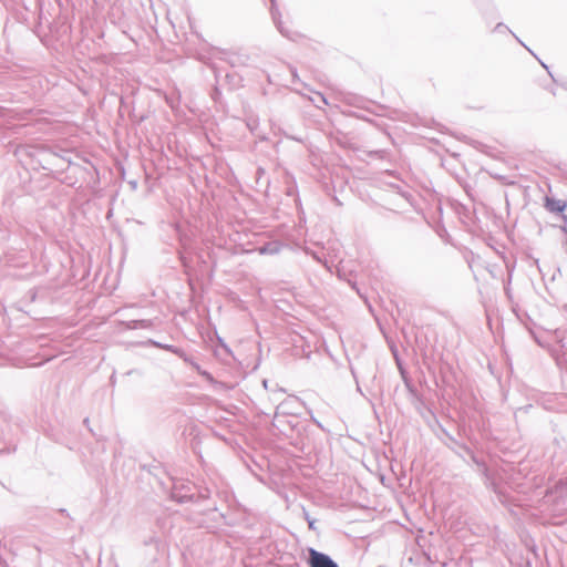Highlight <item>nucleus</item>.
Returning <instances> with one entry per match:
<instances>
[{"label": "nucleus", "instance_id": "1", "mask_svg": "<svg viewBox=\"0 0 567 567\" xmlns=\"http://www.w3.org/2000/svg\"><path fill=\"white\" fill-rule=\"evenodd\" d=\"M461 450L464 451L467 455L471 456L472 461L481 467L483 475L486 478V482L488 486L494 491V493L497 496L498 502L502 504H507L508 497L507 495L502 491L501 486L496 483L495 478L492 476L491 471L485 462L477 458V456L473 453V451L466 446L461 445Z\"/></svg>", "mask_w": 567, "mask_h": 567}, {"label": "nucleus", "instance_id": "2", "mask_svg": "<svg viewBox=\"0 0 567 567\" xmlns=\"http://www.w3.org/2000/svg\"><path fill=\"white\" fill-rule=\"evenodd\" d=\"M193 489H196V487L183 485L181 488H178L177 486H175L172 492V498L181 504L188 502L197 504L206 501L209 497V491L207 488L197 492Z\"/></svg>", "mask_w": 567, "mask_h": 567}, {"label": "nucleus", "instance_id": "3", "mask_svg": "<svg viewBox=\"0 0 567 567\" xmlns=\"http://www.w3.org/2000/svg\"><path fill=\"white\" fill-rule=\"evenodd\" d=\"M303 403L297 396H289L276 406L272 425L279 427L276 422H281V417L287 415H298Z\"/></svg>", "mask_w": 567, "mask_h": 567}, {"label": "nucleus", "instance_id": "4", "mask_svg": "<svg viewBox=\"0 0 567 567\" xmlns=\"http://www.w3.org/2000/svg\"><path fill=\"white\" fill-rule=\"evenodd\" d=\"M307 564L309 567H339V565L328 555L315 548H308Z\"/></svg>", "mask_w": 567, "mask_h": 567}, {"label": "nucleus", "instance_id": "5", "mask_svg": "<svg viewBox=\"0 0 567 567\" xmlns=\"http://www.w3.org/2000/svg\"><path fill=\"white\" fill-rule=\"evenodd\" d=\"M141 344L142 346H151V347H154V348L162 349V350L168 351L171 353H174V354L178 355L179 358H182L185 362H189L194 368L199 370V365H197L194 362H190L189 359L187 358V355L185 354V352L181 348H178L176 346L167 344V343H162V342H158V341H156L154 339H148L145 342H142Z\"/></svg>", "mask_w": 567, "mask_h": 567}, {"label": "nucleus", "instance_id": "6", "mask_svg": "<svg viewBox=\"0 0 567 567\" xmlns=\"http://www.w3.org/2000/svg\"><path fill=\"white\" fill-rule=\"evenodd\" d=\"M154 326V319L120 320L117 322V327L123 330L153 329Z\"/></svg>", "mask_w": 567, "mask_h": 567}, {"label": "nucleus", "instance_id": "7", "mask_svg": "<svg viewBox=\"0 0 567 567\" xmlns=\"http://www.w3.org/2000/svg\"><path fill=\"white\" fill-rule=\"evenodd\" d=\"M270 14L276 28L282 35L288 37L287 30L285 29L284 23L281 21V13L277 7L276 0H270Z\"/></svg>", "mask_w": 567, "mask_h": 567}, {"label": "nucleus", "instance_id": "8", "mask_svg": "<svg viewBox=\"0 0 567 567\" xmlns=\"http://www.w3.org/2000/svg\"><path fill=\"white\" fill-rule=\"evenodd\" d=\"M566 206L567 204L564 200L546 197L545 207L550 213H563L566 209Z\"/></svg>", "mask_w": 567, "mask_h": 567}, {"label": "nucleus", "instance_id": "9", "mask_svg": "<svg viewBox=\"0 0 567 567\" xmlns=\"http://www.w3.org/2000/svg\"><path fill=\"white\" fill-rule=\"evenodd\" d=\"M281 249V244L278 241H269L259 247V252L265 255H276L279 254Z\"/></svg>", "mask_w": 567, "mask_h": 567}, {"label": "nucleus", "instance_id": "10", "mask_svg": "<svg viewBox=\"0 0 567 567\" xmlns=\"http://www.w3.org/2000/svg\"><path fill=\"white\" fill-rule=\"evenodd\" d=\"M401 370V374H402V378H403V381H404V384L406 386V390L409 391V393L411 394L412 398H414L415 400L417 401H421V394L419 393L417 389L415 388V385L412 383V381L405 375V372L400 368Z\"/></svg>", "mask_w": 567, "mask_h": 567}, {"label": "nucleus", "instance_id": "11", "mask_svg": "<svg viewBox=\"0 0 567 567\" xmlns=\"http://www.w3.org/2000/svg\"><path fill=\"white\" fill-rule=\"evenodd\" d=\"M299 421L298 415H287L286 417H281V422H276L279 425V430L281 432L286 431V426L292 431V424H296Z\"/></svg>", "mask_w": 567, "mask_h": 567}, {"label": "nucleus", "instance_id": "12", "mask_svg": "<svg viewBox=\"0 0 567 567\" xmlns=\"http://www.w3.org/2000/svg\"><path fill=\"white\" fill-rule=\"evenodd\" d=\"M308 423L307 421L299 420L296 424H292V431L298 435L300 443H302V435L307 432Z\"/></svg>", "mask_w": 567, "mask_h": 567}, {"label": "nucleus", "instance_id": "13", "mask_svg": "<svg viewBox=\"0 0 567 567\" xmlns=\"http://www.w3.org/2000/svg\"><path fill=\"white\" fill-rule=\"evenodd\" d=\"M443 433L445 437L447 439V442H445V445L451 449L452 451L456 452V447L461 450L462 443H460L453 435H451L446 430H443Z\"/></svg>", "mask_w": 567, "mask_h": 567}, {"label": "nucleus", "instance_id": "14", "mask_svg": "<svg viewBox=\"0 0 567 567\" xmlns=\"http://www.w3.org/2000/svg\"><path fill=\"white\" fill-rule=\"evenodd\" d=\"M494 32H497V33H504V32H509L511 34H513V37H515V39L522 43L524 45V43L517 38V35L515 33H513L509 28L504 24L503 22H499L495 25L494 28Z\"/></svg>", "mask_w": 567, "mask_h": 567}, {"label": "nucleus", "instance_id": "15", "mask_svg": "<svg viewBox=\"0 0 567 567\" xmlns=\"http://www.w3.org/2000/svg\"><path fill=\"white\" fill-rule=\"evenodd\" d=\"M303 516H305V519L307 520L308 523V527L309 529L311 530H316V523L317 520L315 518H312L309 513L307 511L303 509Z\"/></svg>", "mask_w": 567, "mask_h": 567}, {"label": "nucleus", "instance_id": "16", "mask_svg": "<svg viewBox=\"0 0 567 567\" xmlns=\"http://www.w3.org/2000/svg\"><path fill=\"white\" fill-rule=\"evenodd\" d=\"M388 155V152L385 150H377L370 152V156H374L378 158H384Z\"/></svg>", "mask_w": 567, "mask_h": 567}, {"label": "nucleus", "instance_id": "17", "mask_svg": "<svg viewBox=\"0 0 567 567\" xmlns=\"http://www.w3.org/2000/svg\"><path fill=\"white\" fill-rule=\"evenodd\" d=\"M265 174V169L261 167L257 168L256 175H257V182L261 178V176Z\"/></svg>", "mask_w": 567, "mask_h": 567}, {"label": "nucleus", "instance_id": "18", "mask_svg": "<svg viewBox=\"0 0 567 567\" xmlns=\"http://www.w3.org/2000/svg\"><path fill=\"white\" fill-rule=\"evenodd\" d=\"M179 259H181V262L184 267H187L188 264H187V260L186 258L183 256V254L179 252Z\"/></svg>", "mask_w": 567, "mask_h": 567}, {"label": "nucleus", "instance_id": "19", "mask_svg": "<svg viewBox=\"0 0 567 567\" xmlns=\"http://www.w3.org/2000/svg\"><path fill=\"white\" fill-rule=\"evenodd\" d=\"M558 487H559V489H560V494H563V493H565V492L567 493V484H559V486H558Z\"/></svg>", "mask_w": 567, "mask_h": 567}, {"label": "nucleus", "instance_id": "20", "mask_svg": "<svg viewBox=\"0 0 567 567\" xmlns=\"http://www.w3.org/2000/svg\"><path fill=\"white\" fill-rule=\"evenodd\" d=\"M291 74L293 76V82H295L298 79L297 70L296 69H291Z\"/></svg>", "mask_w": 567, "mask_h": 567}, {"label": "nucleus", "instance_id": "21", "mask_svg": "<svg viewBox=\"0 0 567 567\" xmlns=\"http://www.w3.org/2000/svg\"><path fill=\"white\" fill-rule=\"evenodd\" d=\"M177 235L179 236L181 241L183 243L182 234L179 227H176Z\"/></svg>", "mask_w": 567, "mask_h": 567}, {"label": "nucleus", "instance_id": "22", "mask_svg": "<svg viewBox=\"0 0 567 567\" xmlns=\"http://www.w3.org/2000/svg\"><path fill=\"white\" fill-rule=\"evenodd\" d=\"M89 423H90L89 417H85V419L83 420V424H84L85 426H87V427H89Z\"/></svg>", "mask_w": 567, "mask_h": 567}, {"label": "nucleus", "instance_id": "23", "mask_svg": "<svg viewBox=\"0 0 567 567\" xmlns=\"http://www.w3.org/2000/svg\"><path fill=\"white\" fill-rule=\"evenodd\" d=\"M311 420H312V421H313V422H315L319 427H321V423H320L319 421H317V420L315 419V416H311Z\"/></svg>", "mask_w": 567, "mask_h": 567}, {"label": "nucleus", "instance_id": "24", "mask_svg": "<svg viewBox=\"0 0 567 567\" xmlns=\"http://www.w3.org/2000/svg\"><path fill=\"white\" fill-rule=\"evenodd\" d=\"M351 373H352V375L354 377V379H357L355 371H354V369H353V368H351Z\"/></svg>", "mask_w": 567, "mask_h": 567}, {"label": "nucleus", "instance_id": "25", "mask_svg": "<svg viewBox=\"0 0 567 567\" xmlns=\"http://www.w3.org/2000/svg\"><path fill=\"white\" fill-rule=\"evenodd\" d=\"M60 512L62 513V515H65L66 511L65 509H60Z\"/></svg>", "mask_w": 567, "mask_h": 567}]
</instances>
